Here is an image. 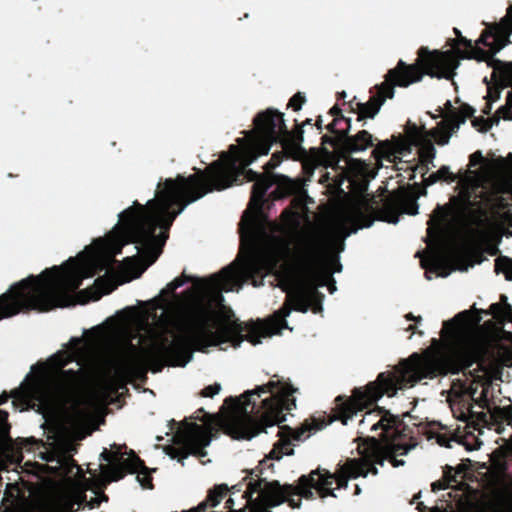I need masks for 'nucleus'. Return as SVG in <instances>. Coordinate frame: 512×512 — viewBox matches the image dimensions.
I'll return each instance as SVG.
<instances>
[{
  "instance_id": "1",
  "label": "nucleus",
  "mask_w": 512,
  "mask_h": 512,
  "mask_svg": "<svg viewBox=\"0 0 512 512\" xmlns=\"http://www.w3.org/2000/svg\"><path fill=\"white\" fill-rule=\"evenodd\" d=\"M255 129L237 140L226 151V188L233 184L255 181L250 201L254 219L243 232L248 251L230 266H226V293L241 287L254 275L274 273L278 286L287 294L281 309L265 320L251 324L239 322L226 307V342L238 347L244 339L257 345L263 338L290 329L285 318L292 310L306 313L322 311V297L318 287L327 286L336 291L333 278L341 271V264L333 249L359 229L373 224L368 204L353 202L333 210L326 223L312 221L304 212H282L281 223L258 222L263 197L272 182L259 176L248 166L270 148L285 128L283 115L274 109L259 113Z\"/></svg>"
},
{
  "instance_id": "2",
  "label": "nucleus",
  "mask_w": 512,
  "mask_h": 512,
  "mask_svg": "<svg viewBox=\"0 0 512 512\" xmlns=\"http://www.w3.org/2000/svg\"><path fill=\"white\" fill-rule=\"evenodd\" d=\"M214 190H224V151L204 170L159 183L155 198L146 205L137 201L119 214L120 224L106 238L94 242L95 251L87 264V272L80 273L78 263L69 258L62 266L46 268L39 275H30L13 284L0 295V321L21 312H48L72 303L71 293L79 289L84 277H92L116 263V255L129 243L141 246L150 264L162 252L169 230L184 209Z\"/></svg>"
},
{
  "instance_id": "3",
  "label": "nucleus",
  "mask_w": 512,
  "mask_h": 512,
  "mask_svg": "<svg viewBox=\"0 0 512 512\" xmlns=\"http://www.w3.org/2000/svg\"><path fill=\"white\" fill-rule=\"evenodd\" d=\"M399 419L388 410L377 407L367 411L359 421V433L365 436L358 445L360 457L347 460L336 473L316 470L309 476H302L296 487H280L276 482H267L257 476H250L232 486L226 500L230 512H266L284 501L293 508L300 502L295 498L310 499L315 493L321 498L338 497L336 491L346 488L348 479L369 473L376 475L377 466L384 462L397 468L405 465V456L416 449L418 439L400 430Z\"/></svg>"
},
{
  "instance_id": "4",
  "label": "nucleus",
  "mask_w": 512,
  "mask_h": 512,
  "mask_svg": "<svg viewBox=\"0 0 512 512\" xmlns=\"http://www.w3.org/2000/svg\"><path fill=\"white\" fill-rule=\"evenodd\" d=\"M193 286L184 291L185 300L176 324L177 334L170 339L161 336L148 348L128 346V365L142 372H161L164 366L184 367L193 351L224 343V267L208 278L182 274L171 281L166 290L174 293L185 283Z\"/></svg>"
},
{
  "instance_id": "5",
  "label": "nucleus",
  "mask_w": 512,
  "mask_h": 512,
  "mask_svg": "<svg viewBox=\"0 0 512 512\" xmlns=\"http://www.w3.org/2000/svg\"><path fill=\"white\" fill-rule=\"evenodd\" d=\"M499 203L486 167L469 170L459 179V194L451 205L438 206L427 229V251L417 252L425 277H447L458 269L471 245L481 236L486 212Z\"/></svg>"
},
{
  "instance_id": "6",
  "label": "nucleus",
  "mask_w": 512,
  "mask_h": 512,
  "mask_svg": "<svg viewBox=\"0 0 512 512\" xmlns=\"http://www.w3.org/2000/svg\"><path fill=\"white\" fill-rule=\"evenodd\" d=\"M481 320L478 311L460 312L444 323L443 343L433 339L422 354L413 353L394 368L380 373L376 381L364 388L355 389L351 398L341 404L340 418L343 424L347 425L358 411L383 395L391 397L397 390L413 387L422 379L440 374H456L470 366L475 357L473 330Z\"/></svg>"
},
{
  "instance_id": "7",
  "label": "nucleus",
  "mask_w": 512,
  "mask_h": 512,
  "mask_svg": "<svg viewBox=\"0 0 512 512\" xmlns=\"http://www.w3.org/2000/svg\"><path fill=\"white\" fill-rule=\"evenodd\" d=\"M290 383L271 379L243 394L226 398V435L235 440H251L266 429L286 421L296 407Z\"/></svg>"
},
{
  "instance_id": "8",
  "label": "nucleus",
  "mask_w": 512,
  "mask_h": 512,
  "mask_svg": "<svg viewBox=\"0 0 512 512\" xmlns=\"http://www.w3.org/2000/svg\"><path fill=\"white\" fill-rule=\"evenodd\" d=\"M459 65L458 55L452 51L439 52L421 48L418 52L417 64L406 66L400 61L398 66L390 70L385 81L378 86L377 93L360 106L362 117L373 118L386 99L394 96V87H407L422 79L423 73L436 78L451 79Z\"/></svg>"
},
{
  "instance_id": "9",
  "label": "nucleus",
  "mask_w": 512,
  "mask_h": 512,
  "mask_svg": "<svg viewBox=\"0 0 512 512\" xmlns=\"http://www.w3.org/2000/svg\"><path fill=\"white\" fill-rule=\"evenodd\" d=\"M472 112L473 109L470 107L463 109V115L452 112L436 129L431 131L430 135L415 124H408L404 136H395L391 140L381 141L377 144L373 150L377 164L383 167L384 162L394 163L397 160H402L411 154L413 146H418L421 162L428 165L433 161L436 153L430 137H433L440 145L447 144L453 132L465 122L466 117L470 116Z\"/></svg>"
},
{
  "instance_id": "10",
  "label": "nucleus",
  "mask_w": 512,
  "mask_h": 512,
  "mask_svg": "<svg viewBox=\"0 0 512 512\" xmlns=\"http://www.w3.org/2000/svg\"><path fill=\"white\" fill-rule=\"evenodd\" d=\"M52 361L59 371L49 383L22 384L19 388L12 390L10 394L4 391L0 395V405L12 398L13 405L22 411L33 408L36 403L46 405L56 398H65L73 394L80 382V370L64 369L72 361L71 356L55 355ZM7 418L8 413L0 409V421H5Z\"/></svg>"
},
{
  "instance_id": "11",
  "label": "nucleus",
  "mask_w": 512,
  "mask_h": 512,
  "mask_svg": "<svg viewBox=\"0 0 512 512\" xmlns=\"http://www.w3.org/2000/svg\"><path fill=\"white\" fill-rule=\"evenodd\" d=\"M194 414L193 418L201 421L203 426L197 423L189 424L186 430L178 431L173 437L174 443L179 447L167 448V454L182 464L190 454L196 455L207 446L212 436L224 432V403L215 414L208 413L203 408H199Z\"/></svg>"
},
{
  "instance_id": "12",
  "label": "nucleus",
  "mask_w": 512,
  "mask_h": 512,
  "mask_svg": "<svg viewBox=\"0 0 512 512\" xmlns=\"http://www.w3.org/2000/svg\"><path fill=\"white\" fill-rule=\"evenodd\" d=\"M512 36V5L508 8L506 16L499 24L491 27L485 31L477 45L483 44L488 48L487 53H496L502 49L507 43L512 41L509 39ZM495 81L502 86L512 87V62L498 63L492 72Z\"/></svg>"
},
{
  "instance_id": "13",
  "label": "nucleus",
  "mask_w": 512,
  "mask_h": 512,
  "mask_svg": "<svg viewBox=\"0 0 512 512\" xmlns=\"http://www.w3.org/2000/svg\"><path fill=\"white\" fill-rule=\"evenodd\" d=\"M116 448L115 451H108L104 449L100 454L103 461L111 462L116 461L114 464L101 465V471L110 481H119L125 477L127 473H143L147 471L144 461L140 459L133 450L130 451L127 458H123L121 448L116 444L112 446Z\"/></svg>"
},
{
  "instance_id": "14",
  "label": "nucleus",
  "mask_w": 512,
  "mask_h": 512,
  "mask_svg": "<svg viewBox=\"0 0 512 512\" xmlns=\"http://www.w3.org/2000/svg\"><path fill=\"white\" fill-rule=\"evenodd\" d=\"M401 213L410 215L418 213V205L414 196L404 189L391 193L385 199L382 219L388 223L397 224Z\"/></svg>"
},
{
  "instance_id": "15",
  "label": "nucleus",
  "mask_w": 512,
  "mask_h": 512,
  "mask_svg": "<svg viewBox=\"0 0 512 512\" xmlns=\"http://www.w3.org/2000/svg\"><path fill=\"white\" fill-rule=\"evenodd\" d=\"M472 395L469 387L461 383H453L447 402L449 403L453 416L462 422L468 421L471 416Z\"/></svg>"
},
{
  "instance_id": "16",
  "label": "nucleus",
  "mask_w": 512,
  "mask_h": 512,
  "mask_svg": "<svg viewBox=\"0 0 512 512\" xmlns=\"http://www.w3.org/2000/svg\"><path fill=\"white\" fill-rule=\"evenodd\" d=\"M322 428V424L317 425L316 427L312 428L311 424L304 425L301 429L297 431H292L291 429L284 427H281V431H279L280 438L278 442L274 444V448L270 451L269 456L272 459H281L283 455H290L293 452V449L291 448V441H303L306 438H308L311 433L306 434V432L309 430H319Z\"/></svg>"
},
{
  "instance_id": "17",
  "label": "nucleus",
  "mask_w": 512,
  "mask_h": 512,
  "mask_svg": "<svg viewBox=\"0 0 512 512\" xmlns=\"http://www.w3.org/2000/svg\"><path fill=\"white\" fill-rule=\"evenodd\" d=\"M344 145L349 152H362L373 145V137L369 132L362 130L355 136L348 137Z\"/></svg>"
},
{
  "instance_id": "18",
  "label": "nucleus",
  "mask_w": 512,
  "mask_h": 512,
  "mask_svg": "<svg viewBox=\"0 0 512 512\" xmlns=\"http://www.w3.org/2000/svg\"><path fill=\"white\" fill-rule=\"evenodd\" d=\"M224 497V483L218 484L214 489L209 490L207 498L202 501L197 507L184 512H205L207 508L217 506Z\"/></svg>"
},
{
  "instance_id": "19",
  "label": "nucleus",
  "mask_w": 512,
  "mask_h": 512,
  "mask_svg": "<svg viewBox=\"0 0 512 512\" xmlns=\"http://www.w3.org/2000/svg\"><path fill=\"white\" fill-rule=\"evenodd\" d=\"M330 113L334 116V119L327 125V129L339 135L347 133L350 128V120L343 116H339V109L337 107H333L330 110Z\"/></svg>"
},
{
  "instance_id": "20",
  "label": "nucleus",
  "mask_w": 512,
  "mask_h": 512,
  "mask_svg": "<svg viewBox=\"0 0 512 512\" xmlns=\"http://www.w3.org/2000/svg\"><path fill=\"white\" fill-rule=\"evenodd\" d=\"M495 271L504 274L506 280H512V262L508 258H499L495 263Z\"/></svg>"
},
{
  "instance_id": "21",
  "label": "nucleus",
  "mask_w": 512,
  "mask_h": 512,
  "mask_svg": "<svg viewBox=\"0 0 512 512\" xmlns=\"http://www.w3.org/2000/svg\"><path fill=\"white\" fill-rule=\"evenodd\" d=\"M490 309L493 315L501 316L512 321V307L508 303H505L503 307L495 303L491 305Z\"/></svg>"
},
{
  "instance_id": "22",
  "label": "nucleus",
  "mask_w": 512,
  "mask_h": 512,
  "mask_svg": "<svg viewBox=\"0 0 512 512\" xmlns=\"http://www.w3.org/2000/svg\"><path fill=\"white\" fill-rule=\"evenodd\" d=\"M451 176V172L448 166H442L437 172L432 173L426 179L427 184H434L439 180H446Z\"/></svg>"
},
{
  "instance_id": "23",
  "label": "nucleus",
  "mask_w": 512,
  "mask_h": 512,
  "mask_svg": "<svg viewBox=\"0 0 512 512\" xmlns=\"http://www.w3.org/2000/svg\"><path fill=\"white\" fill-rule=\"evenodd\" d=\"M349 168L352 172L361 177H366L368 175V164L360 160H351L349 163Z\"/></svg>"
},
{
  "instance_id": "24",
  "label": "nucleus",
  "mask_w": 512,
  "mask_h": 512,
  "mask_svg": "<svg viewBox=\"0 0 512 512\" xmlns=\"http://www.w3.org/2000/svg\"><path fill=\"white\" fill-rule=\"evenodd\" d=\"M498 114L505 120H512V92H508L506 104L498 110Z\"/></svg>"
},
{
  "instance_id": "25",
  "label": "nucleus",
  "mask_w": 512,
  "mask_h": 512,
  "mask_svg": "<svg viewBox=\"0 0 512 512\" xmlns=\"http://www.w3.org/2000/svg\"><path fill=\"white\" fill-rule=\"evenodd\" d=\"M22 448H25L27 451H31L34 447L43 446L44 443L42 440L36 439L34 437L21 439Z\"/></svg>"
},
{
  "instance_id": "26",
  "label": "nucleus",
  "mask_w": 512,
  "mask_h": 512,
  "mask_svg": "<svg viewBox=\"0 0 512 512\" xmlns=\"http://www.w3.org/2000/svg\"><path fill=\"white\" fill-rule=\"evenodd\" d=\"M221 391V384L215 383L213 385L206 386L200 393L202 397H213Z\"/></svg>"
},
{
  "instance_id": "27",
  "label": "nucleus",
  "mask_w": 512,
  "mask_h": 512,
  "mask_svg": "<svg viewBox=\"0 0 512 512\" xmlns=\"http://www.w3.org/2000/svg\"><path fill=\"white\" fill-rule=\"evenodd\" d=\"M303 103L304 96L301 93H297L290 99L288 106L297 111L301 109Z\"/></svg>"
},
{
  "instance_id": "28",
  "label": "nucleus",
  "mask_w": 512,
  "mask_h": 512,
  "mask_svg": "<svg viewBox=\"0 0 512 512\" xmlns=\"http://www.w3.org/2000/svg\"><path fill=\"white\" fill-rule=\"evenodd\" d=\"M448 496L451 498L453 497L454 501L458 506H460L463 502V493L460 494L459 491L454 487L450 492H448Z\"/></svg>"
},
{
  "instance_id": "29",
  "label": "nucleus",
  "mask_w": 512,
  "mask_h": 512,
  "mask_svg": "<svg viewBox=\"0 0 512 512\" xmlns=\"http://www.w3.org/2000/svg\"><path fill=\"white\" fill-rule=\"evenodd\" d=\"M483 161L481 152H475L470 156V167H475Z\"/></svg>"
},
{
  "instance_id": "30",
  "label": "nucleus",
  "mask_w": 512,
  "mask_h": 512,
  "mask_svg": "<svg viewBox=\"0 0 512 512\" xmlns=\"http://www.w3.org/2000/svg\"><path fill=\"white\" fill-rule=\"evenodd\" d=\"M137 479L140 481L142 487L149 489L153 488L152 478L149 475H145L142 479L138 475Z\"/></svg>"
},
{
  "instance_id": "31",
  "label": "nucleus",
  "mask_w": 512,
  "mask_h": 512,
  "mask_svg": "<svg viewBox=\"0 0 512 512\" xmlns=\"http://www.w3.org/2000/svg\"><path fill=\"white\" fill-rule=\"evenodd\" d=\"M450 487V484L444 482H435L432 484L433 491L443 490Z\"/></svg>"
},
{
  "instance_id": "32",
  "label": "nucleus",
  "mask_w": 512,
  "mask_h": 512,
  "mask_svg": "<svg viewBox=\"0 0 512 512\" xmlns=\"http://www.w3.org/2000/svg\"><path fill=\"white\" fill-rule=\"evenodd\" d=\"M429 512H454L452 504L446 508L443 507H433Z\"/></svg>"
},
{
  "instance_id": "33",
  "label": "nucleus",
  "mask_w": 512,
  "mask_h": 512,
  "mask_svg": "<svg viewBox=\"0 0 512 512\" xmlns=\"http://www.w3.org/2000/svg\"><path fill=\"white\" fill-rule=\"evenodd\" d=\"M280 162L281 158L274 154L272 159L268 162L267 166L270 168H275L279 165Z\"/></svg>"
},
{
  "instance_id": "34",
  "label": "nucleus",
  "mask_w": 512,
  "mask_h": 512,
  "mask_svg": "<svg viewBox=\"0 0 512 512\" xmlns=\"http://www.w3.org/2000/svg\"><path fill=\"white\" fill-rule=\"evenodd\" d=\"M9 489L18 490L17 483H14V484L9 483V484H7L6 491L9 490Z\"/></svg>"
},
{
  "instance_id": "35",
  "label": "nucleus",
  "mask_w": 512,
  "mask_h": 512,
  "mask_svg": "<svg viewBox=\"0 0 512 512\" xmlns=\"http://www.w3.org/2000/svg\"><path fill=\"white\" fill-rule=\"evenodd\" d=\"M406 318H407V320H416V321H419L421 319V317H414L412 314H407Z\"/></svg>"
},
{
  "instance_id": "36",
  "label": "nucleus",
  "mask_w": 512,
  "mask_h": 512,
  "mask_svg": "<svg viewBox=\"0 0 512 512\" xmlns=\"http://www.w3.org/2000/svg\"><path fill=\"white\" fill-rule=\"evenodd\" d=\"M106 282V279L104 277H98L95 281L96 284L104 283Z\"/></svg>"
},
{
  "instance_id": "37",
  "label": "nucleus",
  "mask_w": 512,
  "mask_h": 512,
  "mask_svg": "<svg viewBox=\"0 0 512 512\" xmlns=\"http://www.w3.org/2000/svg\"><path fill=\"white\" fill-rule=\"evenodd\" d=\"M438 443H439L440 445H446V441H445V439H444L443 437H439V438H438Z\"/></svg>"
},
{
  "instance_id": "38",
  "label": "nucleus",
  "mask_w": 512,
  "mask_h": 512,
  "mask_svg": "<svg viewBox=\"0 0 512 512\" xmlns=\"http://www.w3.org/2000/svg\"><path fill=\"white\" fill-rule=\"evenodd\" d=\"M461 41L468 46L471 45L470 41L466 40L465 38H461Z\"/></svg>"
},
{
  "instance_id": "39",
  "label": "nucleus",
  "mask_w": 512,
  "mask_h": 512,
  "mask_svg": "<svg viewBox=\"0 0 512 512\" xmlns=\"http://www.w3.org/2000/svg\"><path fill=\"white\" fill-rule=\"evenodd\" d=\"M360 492H361L360 487L358 485H356L355 494L358 495V494H360Z\"/></svg>"
},
{
  "instance_id": "40",
  "label": "nucleus",
  "mask_w": 512,
  "mask_h": 512,
  "mask_svg": "<svg viewBox=\"0 0 512 512\" xmlns=\"http://www.w3.org/2000/svg\"><path fill=\"white\" fill-rule=\"evenodd\" d=\"M418 510H419L420 512H424L421 506H418Z\"/></svg>"
},
{
  "instance_id": "41",
  "label": "nucleus",
  "mask_w": 512,
  "mask_h": 512,
  "mask_svg": "<svg viewBox=\"0 0 512 512\" xmlns=\"http://www.w3.org/2000/svg\"><path fill=\"white\" fill-rule=\"evenodd\" d=\"M413 329H414V327H413L412 325H410V326H409V328H408V330H411V331H412Z\"/></svg>"
},
{
  "instance_id": "42",
  "label": "nucleus",
  "mask_w": 512,
  "mask_h": 512,
  "mask_svg": "<svg viewBox=\"0 0 512 512\" xmlns=\"http://www.w3.org/2000/svg\"><path fill=\"white\" fill-rule=\"evenodd\" d=\"M488 96H489L490 98H493V96H492V93H491V92H489V93H488Z\"/></svg>"
},
{
  "instance_id": "43",
  "label": "nucleus",
  "mask_w": 512,
  "mask_h": 512,
  "mask_svg": "<svg viewBox=\"0 0 512 512\" xmlns=\"http://www.w3.org/2000/svg\"><path fill=\"white\" fill-rule=\"evenodd\" d=\"M321 122H322L321 120H318V126H319V127H321V126H320V125H321Z\"/></svg>"
}]
</instances>
